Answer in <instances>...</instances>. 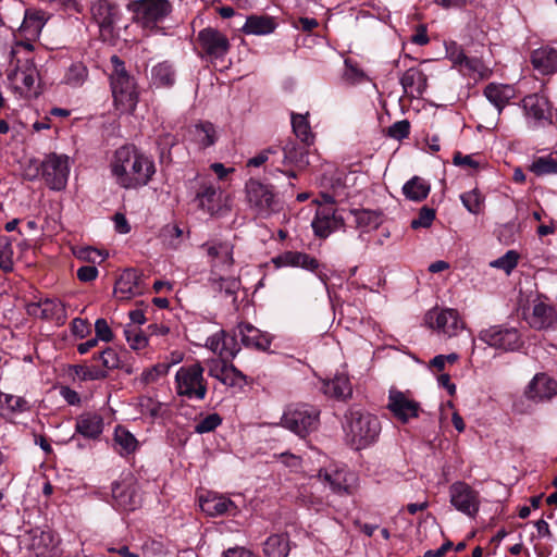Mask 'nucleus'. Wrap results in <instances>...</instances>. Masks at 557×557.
I'll return each mask as SVG.
<instances>
[{
  "label": "nucleus",
  "mask_w": 557,
  "mask_h": 557,
  "mask_svg": "<svg viewBox=\"0 0 557 557\" xmlns=\"http://www.w3.org/2000/svg\"><path fill=\"white\" fill-rule=\"evenodd\" d=\"M116 184L125 189L146 186L154 174V164L134 146L120 147L111 161Z\"/></svg>",
  "instance_id": "obj_1"
},
{
  "label": "nucleus",
  "mask_w": 557,
  "mask_h": 557,
  "mask_svg": "<svg viewBox=\"0 0 557 557\" xmlns=\"http://www.w3.org/2000/svg\"><path fill=\"white\" fill-rule=\"evenodd\" d=\"M112 72L110 84L116 108L121 112H132L138 102L135 78L125 69V63L117 55L111 57Z\"/></svg>",
  "instance_id": "obj_2"
},
{
  "label": "nucleus",
  "mask_w": 557,
  "mask_h": 557,
  "mask_svg": "<svg viewBox=\"0 0 557 557\" xmlns=\"http://www.w3.org/2000/svg\"><path fill=\"white\" fill-rule=\"evenodd\" d=\"M237 336L240 337V341L245 347L262 351L269 349L272 342L270 334L260 331L250 323L242 322L237 325L234 336L224 337L220 348V355L222 358H234L239 351V347L235 343V338ZM219 343L214 345L212 342L211 347L214 351H216L219 350Z\"/></svg>",
  "instance_id": "obj_3"
},
{
  "label": "nucleus",
  "mask_w": 557,
  "mask_h": 557,
  "mask_svg": "<svg viewBox=\"0 0 557 557\" xmlns=\"http://www.w3.org/2000/svg\"><path fill=\"white\" fill-rule=\"evenodd\" d=\"M348 419V432L351 444L356 449H362L374 443L381 432L377 417L359 410L350 411Z\"/></svg>",
  "instance_id": "obj_4"
},
{
  "label": "nucleus",
  "mask_w": 557,
  "mask_h": 557,
  "mask_svg": "<svg viewBox=\"0 0 557 557\" xmlns=\"http://www.w3.org/2000/svg\"><path fill=\"white\" fill-rule=\"evenodd\" d=\"M30 41H17L11 49V64L15 65L12 73L8 75L9 79L22 82L27 90H30L38 79V71L34 64L30 53L33 51Z\"/></svg>",
  "instance_id": "obj_5"
},
{
  "label": "nucleus",
  "mask_w": 557,
  "mask_h": 557,
  "mask_svg": "<svg viewBox=\"0 0 557 557\" xmlns=\"http://www.w3.org/2000/svg\"><path fill=\"white\" fill-rule=\"evenodd\" d=\"M245 191L247 203L257 216L265 219L278 211L280 201L272 186L250 178L246 183Z\"/></svg>",
  "instance_id": "obj_6"
},
{
  "label": "nucleus",
  "mask_w": 557,
  "mask_h": 557,
  "mask_svg": "<svg viewBox=\"0 0 557 557\" xmlns=\"http://www.w3.org/2000/svg\"><path fill=\"white\" fill-rule=\"evenodd\" d=\"M175 383L178 396L202 400L207 395V382L203 377V368L198 362L181 367L176 372Z\"/></svg>",
  "instance_id": "obj_7"
},
{
  "label": "nucleus",
  "mask_w": 557,
  "mask_h": 557,
  "mask_svg": "<svg viewBox=\"0 0 557 557\" xmlns=\"http://www.w3.org/2000/svg\"><path fill=\"white\" fill-rule=\"evenodd\" d=\"M319 422V411L310 405H290L284 411L281 424L300 437L314 431Z\"/></svg>",
  "instance_id": "obj_8"
},
{
  "label": "nucleus",
  "mask_w": 557,
  "mask_h": 557,
  "mask_svg": "<svg viewBox=\"0 0 557 557\" xmlns=\"http://www.w3.org/2000/svg\"><path fill=\"white\" fill-rule=\"evenodd\" d=\"M70 158L66 154L49 153L41 161L40 166L30 178H35L39 170L46 184L53 190H62L70 175Z\"/></svg>",
  "instance_id": "obj_9"
},
{
  "label": "nucleus",
  "mask_w": 557,
  "mask_h": 557,
  "mask_svg": "<svg viewBox=\"0 0 557 557\" xmlns=\"http://www.w3.org/2000/svg\"><path fill=\"white\" fill-rule=\"evenodd\" d=\"M527 123L532 128L545 127L553 123L552 104L542 94H531L521 101Z\"/></svg>",
  "instance_id": "obj_10"
},
{
  "label": "nucleus",
  "mask_w": 557,
  "mask_h": 557,
  "mask_svg": "<svg viewBox=\"0 0 557 557\" xmlns=\"http://www.w3.org/2000/svg\"><path fill=\"white\" fill-rule=\"evenodd\" d=\"M424 321L430 329L448 337L456 336L463 329V322L455 309H432L425 314Z\"/></svg>",
  "instance_id": "obj_11"
},
{
  "label": "nucleus",
  "mask_w": 557,
  "mask_h": 557,
  "mask_svg": "<svg viewBox=\"0 0 557 557\" xmlns=\"http://www.w3.org/2000/svg\"><path fill=\"white\" fill-rule=\"evenodd\" d=\"M450 504L458 511L474 517L480 507L479 493L469 484L458 481L449 486Z\"/></svg>",
  "instance_id": "obj_12"
},
{
  "label": "nucleus",
  "mask_w": 557,
  "mask_h": 557,
  "mask_svg": "<svg viewBox=\"0 0 557 557\" xmlns=\"http://www.w3.org/2000/svg\"><path fill=\"white\" fill-rule=\"evenodd\" d=\"M172 12L168 0H141L136 3V20L146 28H153Z\"/></svg>",
  "instance_id": "obj_13"
},
{
  "label": "nucleus",
  "mask_w": 557,
  "mask_h": 557,
  "mask_svg": "<svg viewBox=\"0 0 557 557\" xmlns=\"http://www.w3.org/2000/svg\"><path fill=\"white\" fill-rule=\"evenodd\" d=\"M319 478L338 495H352L359 486L358 475L345 468L320 470Z\"/></svg>",
  "instance_id": "obj_14"
},
{
  "label": "nucleus",
  "mask_w": 557,
  "mask_h": 557,
  "mask_svg": "<svg viewBox=\"0 0 557 557\" xmlns=\"http://www.w3.org/2000/svg\"><path fill=\"white\" fill-rule=\"evenodd\" d=\"M479 338L488 346L503 350H515L520 346V335L515 327L491 326L482 330Z\"/></svg>",
  "instance_id": "obj_15"
},
{
  "label": "nucleus",
  "mask_w": 557,
  "mask_h": 557,
  "mask_svg": "<svg viewBox=\"0 0 557 557\" xmlns=\"http://www.w3.org/2000/svg\"><path fill=\"white\" fill-rule=\"evenodd\" d=\"M207 251L211 265V274L218 275L220 272H228L233 264L234 245L230 242H211L201 246Z\"/></svg>",
  "instance_id": "obj_16"
},
{
  "label": "nucleus",
  "mask_w": 557,
  "mask_h": 557,
  "mask_svg": "<svg viewBox=\"0 0 557 557\" xmlns=\"http://www.w3.org/2000/svg\"><path fill=\"white\" fill-rule=\"evenodd\" d=\"M195 200L198 208L211 216L222 215L228 210L223 191L220 187L211 184L202 185L197 191Z\"/></svg>",
  "instance_id": "obj_17"
},
{
  "label": "nucleus",
  "mask_w": 557,
  "mask_h": 557,
  "mask_svg": "<svg viewBox=\"0 0 557 557\" xmlns=\"http://www.w3.org/2000/svg\"><path fill=\"white\" fill-rule=\"evenodd\" d=\"M29 541V547L36 557H61L62 555L60 539L50 530H32Z\"/></svg>",
  "instance_id": "obj_18"
},
{
  "label": "nucleus",
  "mask_w": 557,
  "mask_h": 557,
  "mask_svg": "<svg viewBox=\"0 0 557 557\" xmlns=\"http://www.w3.org/2000/svg\"><path fill=\"white\" fill-rule=\"evenodd\" d=\"M387 408L403 423L417 418L420 411L419 403L395 388L389 389Z\"/></svg>",
  "instance_id": "obj_19"
},
{
  "label": "nucleus",
  "mask_w": 557,
  "mask_h": 557,
  "mask_svg": "<svg viewBox=\"0 0 557 557\" xmlns=\"http://www.w3.org/2000/svg\"><path fill=\"white\" fill-rule=\"evenodd\" d=\"M198 41L202 50L211 58H223L230 50L227 37L220 30L207 27L199 32Z\"/></svg>",
  "instance_id": "obj_20"
},
{
  "label": "nucleus",
  "mask_w": 557,
  "mask_h": 557,
  "mask_svg": "<svg viewBox=\"0 0 557 557\" xmlns=\"http://www.w3.org/2000/svg\"><path fill=\"white\" fill-rule=\"evenodd\" d=\"M144 290L143 274L135 269L124 270L114 285V294L122 300L141 295Z\"/></svg>",
  "instance_id": "obj_21"
},
{
  "label": "nucleus",
  "mask_w": 557,
  "mask_h": 557,
  "mask_svg": "<svg viewBox=\"0 0 557 557\" xmlns=\"http://www.w3.org/2000/svg\"><path fill=\"white\" fill-rule=\"evenodd\" d=\"M311 226L320 238H326L331 233L344 226V219L336 214L334 207H318Z\"/></svg>",
  "instance_id": "obj_22"
},
{
  "label": "nucleus",
  "mask_w": 557,
  "mask_h": 557,
  "mask_svg": "<svg viewBox=\"0 0 557 557\" xmlns=\"http://www.w3.org/2000/svg\"><path fill=\"white\" fill-rule=\"evenodd\" d=\"M525 320L537 331L554 329L557 324V311L550 305L536 299L532 304L531 312L525 314Z\"/></svg>",
  "instance_id": "obj_23"
},
{
  "label": "nucleus",
  "mask_w": 557,
  "mask_h": 557,
  "mask_svg": "<svg viewBox=\"0 0 557 557\" xmlns=\"http://www.w3.org/2000/svg\"><path fill=\"white\" fill-rule=\"evenodd\" d=\"M532 400H548L557 395V382L545 373L536 374L525 392Z\"/></svg>",
  "instance_id": "obj_24"
},
{
  "label": "nucleus",
  "mask_w": 557,
  "mask_h": 557,
  "mask_svg": "<svg viewBox=\"0 0 557 557\" xmlns=\"http://www.w3.org/2000/svg\"><path fill=\"white\" fill-rule=\"evenodd\" d=\"M277 267H299L314 272L319 268V261L308 253L300 251H285L273 259Z\"/></svg>",
  "instance_id": "obj_25"
},
{
  "label": "nucleus",
  "mask_w": 557,
  "mask_h": 557,
  "mask_svg": "<svg viewBox=\"0 0 557 557\" xmlns=\"http://www.w3.org/2000/svg\"><path fill=\"white\" fill-rule=\"evenodd\" d=\"M400 84L407 95L419 98L426 90L428 77L420 69L410 67L403 74Z\"/></svg>",
  "instance_id": "obj_26"
},
{
  "label": "nucleus",
  "mask_w": 557,
  "mask_h": 557,
  "mask_svg": "<svg viewBox=\"0 0 557 557\" xmlns=\"http://www.w3.org/2000/svg\"><path fill=\"white\" fill-rule=\"evenodd\" d=\"M201 510L211 517L225 513L235 515L237 506L230 498L222 495H209L200 499Z\"/></svg>",
  "instance_id": "obj_27"
},
{
  "label": "nucleus",
  "mask_w": 557,
  "mask_h": 557,
  "mask_svg": "<svg viewBox=\"0 0 557 557\" xmlns=\"http://www.w3.org/2000/svg\"><path fill=\"white\" fill-rule=\"evenodd\" d=\"M75 429L84 437L96 440L102 433L103 420L97 413H83L77 418Z\"/></svg>",
  "instance_id": "obj_28"
},
{
  "label": "nucleus",
  "mask_w": 557,
  "mask_h": 557,
  "mask_svg": "<svg viewBox=\"0 0 557 557\" xmlns=\"http://www.w3.org/2000/svg\"><path fill=\"white\" fill-rule=\"evenodd\" d=\"M531 62L535 70L542 74H550L557 71V50L543 47L532 52Z\"/></svg>",
  "instance_id": "obj_29"
},
{
  "label": "nucleus",
  "mask_w": 557,
  "mask_h": 557,
  "mask_svg": "<svg viewBox=\"0 0 557 557\" xmlns=\"http://www.w3.org/2000/svg\"><path fill=\"white\" fill-rule=\"evenodd\" d=\"M112 497L114 505L123 510H134L140 503L134 487L117 482L112 484Z\"/></svg>",
  "instance_id": "obj_30"
},
{
  "label": "nucleus",
  "mask_w": 557,
  "mask_h": 557,
  "mask_svg": "<svg viewBox=\"0 0 557 557\" xmlns=\"http://www.w3.org/2000/svg\"><path fill=\"white\" fill-rule=\"evenodd\" d=\"M484 96L497 108L498 113H500L509 100L513 98L515 90L509 85L491 83L485 87Z\"/></svg>",
  "instance_id": "obj_31"
},
{
  "label": "nucleus",
  "mask_w": 557,
  "mask_h": 557,
  "mask_svg": "<svg viewBox=\"0 0 557 557\" xmlns=\"http://www.w3.org/2000/svg\"><path fill=\"white\" fill-rule=\"evenodd\" d=\"M323 392L325 395L337 399H346L352 394V387L346 374H336L333 379L323 383Z\"/></svg>",
  "instance_id": "obj_32"
},
{
  "label": "nucleus",
  "mask_w": 557,
  "mask_h": 557,
  "mask_svg": "<svg viewBox=\"0 0 557 557\" xmlns=\"http://www.w3.org/2000/svg\"><path fill=\"white\" fill-rule=\"evenodd\" d=\"M284 164L294 165L298 169H305L309 165L308 149L305 146L298 145L294 140H288L284 147Z\"/></svg>",
  "instance_id": "obj_33"
},
{
  "label": "nucleus",
  "mask_w": 557,
  "mask_h": 557,
  "mask_svg": "<svg viewBox=\"0 0 557 557\" xmlns=\"http://www.w3.org/2000/svg\"><path fill=\"white\" fill-rule=\"evenodd\" d=\"M350 212L358 228L376 230L383 223V213L380 210L354 209Z\"/></svg>",
  "instance_id": "obj_34"
},
{
  "label": "nucleus",
  "mask_w": 557,
  "mask_h": 557,
  "mask_svg": "<svg viewBox=\"0 0 557 557\" xmlns=\"http://www.w3.org/2000/svg\"><path fill=\"white\" fill-rule=\"evenodd\" d=\"M275 22L269 16H248L242 30L248 35H268L275 29Z\"/></svg>",
  "instance_id": "obj_35"
},
{
  "label": "nucleus",
  "mask_w": 557,
  "mask_h": 557,
  "mask_svg": "<svg viewBox=\"0 0 557 557\" xmlns=\"http://www.w3.org/2000/svg\"><path fill=\"white\" fill-rule=\"evenodd\" d=\"M289 550V539L286 534H273L263 544V553L267 557H287Z\"/></svg>",
  "instance_id": "obj_36"
},
{
  "label": "nucleus",
  "mask_w": 557,
  "mask_h": 557,
  "mask_svg": "<svg viewBox=\"0 0 557 557\" xmlns=\"http://www.w3.org/2000/svg\"><path fill=\"white\" fill-rule=\"evenodd\" d=\"M47 22L46 13L41 10H26L21 32L38 36Z\"/></svg>",
  "instance_id": "obj_37"
},
{
  "label": "nucleus",
  "mask_w": 557,
  "mask_h": 557,
  "mask_svg": "<svg viewBox=\"0 0 557 557\" xmlns=\"http://www.w3.org/2000/svg\"><path fill=\"white\" fill-rule=\"evenodd\" d=\"M151 82L157 87H169L175 82V71L173 65L168 62H161L151 70Z\"/></svg>",
  "instance_id": "obj_38"
},
{
  "label": "nucleus",
  "mask_w": 557,
  "mask_h": 557,
  "mask_svg": "<svg viewBox=\"0 0 557 557\" xmlns=\"http://www.w3.org/2000/svg\"><path fill=\"white\" fill-rule=\"evenodd\" d=\"M225 272H220L218 275L210 276L209 281L215 292H224L226 296H235L240 288V281L233 276H224Z\"/></svg>",
  "instance_id": "obj_39"
},
{
  "label": "nucleus",
  "mask_w": 557,
  "mask_h": 557,
  "mask_svg": "<svg viewBox=\"0 0 557 557\" xmlns=\"http://www.w3.org/2000/svg\"><path fill=\"white\" fill-rule=\"evenodd\" d=\"M193 139L201 148H207L214 145L216 140V132L210 122H202L196 124L191 131Z\"/></svg>",
  "instance_id": "obj_40"
},
{
  "label": "nucleus",
  "mask_w": 557,
  "mask_h": 557,
  "mask_svg": "<svg viewBox=\"0 0 557 557\" xmlns=\"http://www.w3.org/2000/svg\"><path fill=\"white\" fill-rule=\"evenodd\" d=\"M404 195L413 201H422L430 193V185L421 177L414 176L403 187Z\"/></svg>",
  "instance_id": "obj_41"
},
{
  "label": "nucleus",
  "mask_w": 557,
  "mask_h": 557,
  "mask_svg": "<svg viewBox=\"0 0 557 557\" xmlns=\"http://www.w3.org/2000/svg\"><path fill=\"white\" fill-rule=\"evenodd\" d=\"M0 407L9 414L23 413L30 409L25 398L2 392H0Z\"/></svg>",
  "instance_id": "obj_42"
},
{
  "label": "nucleus",
  "mask_w": 557,
  "mask_h": 557,
  "mask_svg": "<svg viewBox=\"0 0 557 557\" xmlns=\"http://www.w3.org/2000/svg\"><path fill=\"white\" fill-rule=\"evenodd\" d=\"M292 126L294 134L302 141L305 146L313 144L314 136L306 115L292 114Z\"/></svg>",
  "instance_id": "obj_43"
},
{
  "label": "nucleus",
  "mask_w": 557,
  "mask_h": 557,
  "mask_svg": "<svg viewBox=\"0 0 557 557\" xmlns=\"http://www.w3.org/2000/svg\"><path fill=\"white\" fill-rule=\"evenodd\" d=\"M114 441L121 447L120 454H132L137 448L135 436L122 426H117L114 433Z\"/></svg>",
  "instance_id": "obj_44"
},
{
  "label": "nucleus",
  "mask_w": 557,
  "mask_h": 557,
  "mask_svg": "<svg viewBox=\"0 0 557 557\" xmlns=\"http://www.w3.org/2000/svg\"><path fill=\"white\" fill-rule=\"evenodd\" d=\"M87 75V67L83 63L76 62L67 69L64 83L73 87H78L86 81Z\"/></svg>",
  "instance_id": "obj_45"
},
{
  "label": "nucleus",
  "mask_w": 557,
  "mask_h": 557,
  "mask_svg": "<svg viewBox=\"0 0 557 557\" xmlns=\"http://www.w3.org/2000/svg\"><path fill=\"white\" fill-rule=\"evenodd\" d=\"M530 171L539 176L557 174V160L552 157H539L533 160Z\"/></svg>",
  "instance_id": "obj_46"
},
{
  "label": "nucleus",
  "mask_w": 557,
  "mask_h": 557,
  "mask_svg": "<svg viewBox=\"0 0 557 557\" xmlns=\"http://www.w3.org/2000/svg\"><path fill=\"white\" fill-rule=\"evenodd\" d=\"M72 370L82 381H97L107 377V371L101 370V368L98 367H89L87 364H74L72 367Z\"/></svg>",
  "instance_id": "obj_47"
},
{
  "label": "nucleus",
  "mask_w": 557,
  "mask_h": 557,
  "mask_svg": "<svg viewBox=\"0 0 557 557\" xmlns=\"http://www.w3.org/2000/svg\"><path fill=\"white\" fill-rule=\"evenodd\" d=\"M461 201L467 210L471 213L479 214L483 206V197L476 189L461 195Z\"/></svg>",
  "instance_id": "obj_48"
},
{
  "label": "nucleus",
  "mask_w": 557,
  "mask_h": 557,
  "mask_svg": "<svg viewBox=\"0 0 557 557\" xmlns=\"http://www.w3.org/2000/svg\"><path fill=\"white\" fill-rule=\"evenodd\" d=\"M98 357L103 367L101 370H106L108 372L109 370L123 368L120 357L113 348H106L98 354Z\"/></svg>",
  "instance_id": "obj_49"
},
{
  "label": "nucleus",
  "mask_w": 557,
  "mask_h": 557,
  "mask_svg": "<svg viewBox=\"0 0 557 557\" xmlns=\"http://www.w3.org/2000/svg\"><path fill=\"white\" fill-rule=\"evenodd\" d=\"M221 423L222 418L219 413H210L196 423L195 432L198 434L209 433L214 431Z\"/></svg>",
  "instance_id": "obj_50"
},
{
  "label": "nucleus",
  "mask_w": 557,
  "mask_h": 557,
  "mask_svg": "<svg viewBox=\"0 0 557 557\" xmlns=\"http://www.w3.org/2000/svg\"><path fill=\"white\" fill-rule=\"evenodd\" d=\"M460 71L467 74H478L483 78L486 76L488 67L480 59L467 57Z\"/></svg>",
  "instance_id": "obj_51"
},
{
  "label": "nucleus",
  "mask_w": 557,
  "mask_h": 557,
  "mask_svg": "<svg viewBox=\"0 0 557 557\" xmlns=\"http://www.w3.org/2000/svg\"><path fill=\"white\" fill-rule=\"evenodd\" d=\"M518 253L515 250L507 251L500 258L494 260L491 265L497 269L504 270L506 273H510L518 263Z\"/></svg>",
  "instance_id": "obj_52"
},
{
  "label": "nucleus",
  "mask_w": 557,
  "mask_h": 557,
  "mask_svg": "<svg viewBox=\"0 0 557 557\" xmlns=\"http://www.w3.org/2000/svg\"><path fill=\"white\" fill-rule=\"evenodd\" d=\"M410 134V122L408 120L397 121L392 124L387 131L386 135L393 139L401 140L409 136Z\"/></svg>",
  "instance_id": "obj_53"
},
{
  "label": "nucleus",
  "mask_w": 557,
  "mask_h": 557,
  "mask_svg": "<svg viewBox=\"0 0 557 557\" xmlns=\"http://www.w3.org/2000/svg\"><path fill=\"white\" fill-rule=\"evenodd\" d=\"M12 247L4 238H0V269L10 272L13 269Z\"/></svg>",
  "instance_id": "obj_54"
},
{
  "label": "nucleus",
  "mask_w": 557,
  "mask_h": 557,
  "mask_svg": "<svg viewBox=\"0 0 557 557\" xmlns=\"http://www.w3.org/2000/svg\"><path fill=\"white\" fill-rule=\"evenodd\" d=\"M124 335L132 349L138 350L147 345V338L136 327L125 329Z\"/></svg>",
  "instance_id": "obj_55"
},
{
  "label": "nucleus",
  "mask_w": 557,
  "mask_h": 557,
  "mask_svg": "<svg viewBox=\"0 0 557 557\" xmlns=\"http://www.w3.org/2000/svg\"><path fill=\"white\" fill-rule=\"evenodd\" d=\"M434 219L435 210L428 207H423L420 209L418 218L411 221L410 226L413 230H417L419 227H429Z\"/></svg>",
  "instance_id": "obj_56"
},
{
  "label": "nucleus",
  "mask_w": 557,
  "mask_h": 557,
  "mask_svg": "<svg viewBox=\"0 0 557 557\" xmlns=\"http://www.w3.org/2000/svg\"><path fill=\"white\" fill-rule=\"evenodd\" d=\"M170 364L169 363H159L152 367L149 370H146L141 374V381L145 384L152 383L157 381L160 376L165 375L169 372Z\"/></svg>",
  "instance_id": "obj_57"
},
{
  "label": "nucleus",
  "mask_w": 557,
  "mask_h": 557,
  "mask_svg": "<svg viewBox=\"0 0 557 557\" xmlns=\"http://www.w3.org/2000/svg\"><path fill=\"white\" fill-rule=\"evenodd\" d=\"M245 381L246 376L233 364H230L221 383L227 386H240Z\"/></svg>",
  "instance_id": "obj_58"
},
{
  "label": "nucleus",
  "mask_w": 557,
  "mask_h": 557,
  "mask_svg": "<svg viewBox=\"0 0 557 557\" xmlns=\"http://www.w3.org/2000/svg\"><path fill=\"white\" fill-rule=\"evenodd\" d=\"M77 256L79 259L88 261L90 263H97V262L100 263L107 258L108 255L103 253L102 251H100L98 249L87 247V248L81 249L78 251Z\"/></svg>",
  "instance_id": "obj_59"
},
{
  "label": "nucleus",
  "mask_w": 557,
  "mask_h": 557,
  "mask_svg": "<svg viewBox=\"0 0 557 557\" xmlns=\"http://www.w3.org/2000/svg\"><path fill=\"white\" fill-rule=\"evenodd\" d=\"M96 337L99 341L111 342L113 339V333L106 319H98L95 323Z\"/></svg>",
  "instance_id": "obj_60"
},
{
  "label": "nucleus",
  "mask_w": 557,
  "mask_h": 557,
  "mask_svg": "<svg viewBox=\"0 0 557 557\" xmlns=\"http://www.w3.org/2000/svg\"><path fill=\"white\" fill-rule=\"evenodd\" d=\"M228 367L223 360H212L209 364L208 373L210 376L222 382Z\"/></svg>",
  "instance_id": "obj_61"
},
{
  "label": "nucleus",
  "mask_w": 557,
  "mask_h": 557,
  "mask_svg": "<svg viewBox=\"0 0 557 557\" xmlns=\"http://www.w3.org/2000/svg\"><path fill=\"white\" fill-rule=\"evenodd\" d=\"M77 277L82 282H91L98 276V270L95 265H84L77 270Z\"/></svg>",
  "instance_id": "obj_62"
},
{
  "label": "nucleus",
  "mask_w": 557,
  "mask_h": 557,
  "mask_svg": "<svg viewBox=\"0 0 557 557\" xmlns=\"http://www.w3.org/2000/svg\"><path fill=\"white\" fill-rule=\"evenodd\" d=\"M286 467L290 469H298L301 463V459L299 456H296L290 453H282L276 456Z\"/></svg>",
  "instance_id": "obj_63"
},
{
  "label": "nucleus",
  "mask_w": 557,
  "mask_h": 557,
  "mask_svg": "<svg viewBox=\"0 0 557 557\" xmlns=\"http://www.w3.org/2000/svg\"><path fill=\"white\" fill-rule=\"evenodd\" d=\"M222 557H258L244 547H233L225 550Z\"/></svg>",
  "instance_id": "obj_64"
}]
</instances>
